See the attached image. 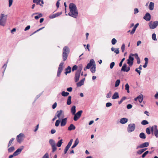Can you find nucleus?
<instances>
[{
    "mask_svg": "<svg viewBox=\"0 0 158 158\" xmlns=\"http://www.w3.org/2000/svg\"><path fill=\"white\" fill-rule=\"evenodd\" d=\"M70 12L68 15L71 17L76 18L78 15V10L75 4L73 3L69 4Z\"/></svg>",
    "mask_w": 158,
    "mask_h": 158,
    "instance_id": "obj_1",
    "label": "nucleus"
},
{
    "mask_svg": "<svg viewBox=\"0 0 158 158\" xmlns=\"http://www.w3.org/2000/svg\"><path fill=\"white\" fill-rule=\"evenodd\" d=\"M69 52L70 50L68 47L65 46L64 47L63 49L62 57L64 61L66 60Z\"/></svg>",
    "mask_w": 158,
    "mask_h": 158,
    "instance_id": "obj_2",
    "label": "nucleus"
},
{
    "mask_svg": "<svg viewBox=\"0 0 158 158\" xmlns=\"http://www.w3.org/2000/svg\"><path fill=\"white\" fill-rule=\"evenodd\" d=\"M7 15L4 14H2L0 16V25L1 26H4L6 22Z\"/></svg>",
    "mask_w": 158,
    "mask_h": 158,
    "instance_id": "obj_3",
    "label": "nucleus"
},
{
    "mask_svg": "<svg viewBox=\"0 0 158 158\" xmlns=\"http://www.w3.org/2000/svg\"><path fill=\"white\" fill-rule=\"evenodd\" d=\"M49 143L52 147V152H54L57 149V148L56 146V143L54 140L52 139H51L49 140Z\"/></svg>",
    "mask_w": 158,
    "mask_h": 158,
    "instance_id": "obj_4",
    "label": "nucleus"
},
{
    "mask_svg": "<svg viewBox=\"0 0 158 158\" xmlns=\"http://www.w3.org/2000/svg\"><path fill=\"white\" fill-rule=\"evenodd\" d=\"M148 25L150 29H155L156 28L158 25V21H156L153 22H152V21H151L149 23Z\"/></svg>",
    "mask_w": 158,
    "mask_h": 158,
    "instance_id": "obj_5",
    "label": "nucleus"
},
{
    "mask_svg": "<svg viewBox=\"0 0 158 158\" xmlns=\"http://www.w3.org/2000/svg\"><path fill=\"white\" fill-rule=\"evenodd\" d=\"M24 148V146H22L20 147L12 155H10V158H12L13 156H17L21 152L22 150Z\"/></svg>",
    "mask_w": 158,
    "mask_h": 158,
    "instance_id": "obj_6",
    "label": "nucleus"
},
{
    "mask_svg": "<svg viewBox=\"0 0 158 158\" xmlns=\"http://www.w3.org/2000/svg\"><path fill=\"white\" fill-rule=\"evenodd\" d=\"M135 128V125L134 123H130L128 125L127 128L128 132L130 133L134 131Z\"/></svg>",
    "mask_w": 158,
    "mask_h": 158,
    "instance_id": "obj_7",
    "label": "nucleus"
},
{
    "mask_svg": "<svg viewBox=\"0 0 158 158\" xmlns=\"http://www.w3.org/2000/svg\"><path fill=\"white\" fill-rule=\"evenodd\" d=\"M83 112L82 110H80L78 111L76 114L75 113L74 117L73 120L74 121H77L80 117L81 114Z\"/></svg>",
    "mask_w": 158,
    "mask_h": 158,
    "instance_id": "obj_8",
    "label": "nucleus"
},
{
    "mask_svg": "<svg viewBox=\"0 0 158 158\" xmlns=\"http://www.w3.org/2000/svg\"><path fill=\"white\" fill-rule=\"evenodd\" d=\"M64 64V62H61L59 65L57 74V76L58 77H60L61 73L63 70V67Z\"/></svg>",
    "mask_w": 158,
    "mask_h": 158,
    "instance_id": "obj_9",
    "label": "nucleus"
},
{
    "mask_svg": "<svg viewBox=\"0 0 158 158\" xmlns=\"http://www.w3.org/2000/svg\"><path fill=\"white\" fill-rule=\"evenodd\" d=\"M24 135L22 133H21L18 135L17 136L16 139L18 143H20L23 140V137Z\"/></svg>",
    "mask_w": 158,
    "mask_h": 158,
    "instance_id": "obj_10",
    "label": "nucleus"
},
{
    "mask_svg": "<svg viewBox=\"0 0 158 158\" xmlns=\"http://www.w3.org/2000/svg\"><path fill=\"white\" fill-rule=\"evenodd\" d=\"M134 60V57L130 55L128 59L127 60V63L128 64L129 66H131L133 64Z\"/></svg>",
    "mask_w": 158,
    "mask_h": 158,
    "instance_id": "obj_11",
    "label": "nucleus"
},
{
    "mask_svg": "<svg viewBox=\"0 0 158 158\" xmlns=\"http://www.w3.org/2000/svg\"><path fill=\"white\" fill-rule=\"evenodd\" d=\"M127 66L126 64H124L121 68V71L127 72H128L130 70V67H128L127 68Z\"/></svg>",
    "mask_w": 158,
    "mask_h": 158,
    "instance_id": "obj_12",
    "label": "nucleus"
},
{
    "mask_svg": "<svg viewBox=\"0 0 158 158\" xmlns=\"http://www.w3.org/2000/svg\"><path fill=\"white\" fill-rule=\"evenodd\" d=\"M143 19L146 21H149L151 19V16L150 14L148 12L146 13L145 15L143 17Z\"/></svg>",
    "mask_w": 158,
    "mask_h": 158,
    "instance_id": "obj_13",
    "label": "nucleus"
},
{
    "mask_svg": "<svg viewBox=\"0 0 158 158\" xmlns=\"http://www.w3.org/2000/svg\"><path fill=\"white\" fill-rule=\"evenodd\" d=\"M81 73L76 71L74 77L75 81L76 82L78 81L80 77Z\"/></svg>",
    "mask_w": 158,
    "mask_h": 158,
    "instance_id": "obj_14",
    "label": "nucleus"
},
{
    "mask_svg": "<svg viewBox=\"0 0 158 158\" xmlns=\"http://www.w3.org/2000/svg\"><path fill=\"white\" fill-rule=\"evenodd\" d=\"M56 113L57 114L56 115V116H57V117L59 118H60V117L61 115H63L62 117L63 118L64 117V111L63 110H58L57 112Z\"/></svg>",
    "mask_w": 158,
    "mask_h": 158,
    "instance_id": "obj_15",
    "label": "nucleus"
},
{
    "mask_svg": "<svg viewBox=\"0 0 158 158\" xmlns=\"http://www.w3.org/2000/svg\"><path fill=\"white\" fill-rule=\"evenodd\" d=\"M62 14V12H58L56 13H55L54 14H53L52 15H50L49 16V18L51 19H53L55 17H57L60 15H61Z\"/></svg>",
    "mask_w": 158,
    "mask_h": 158,
    "instance_id": "obj_16",
    "label": "nucleus"
},
{
    "mask_svg": "<svg viewBox=\"0 0 158 158\" xmlns=\"http://www.w3.org/2000/svg\"><path fill=\"white\" fill-rule=\"evenodd\" d=\"M67 122V118H65L62 119L61 121L60 126L63 127L65 125Z\"/></svg>",
    "mask_w": 158,
    "mask_h": 158,
    "instance_id": "obj_17",
    "label": "nucleus"
},
{
    "mask_svg": "<svg viewBox=\"0 0 158 158\" xmlns=\"http://www.w3.org/2000/svg\"><path fill=\"white\" fill-rule=\"evenodd\" d=\"M85 78H84L81 80L79 82L77 83V87H80L81 85H83L84 82L85 80Z\"/></svg>",
    "mask_w": 158,
    "mask_h": 158,
    "instance_id": "obj_18",
    "label": "nucleus"
},
{
    "mask_svg": "<svg viewBox=\"0 0 158 158\" xmlns=\"http://www.w3.org/2000/svg\"><path fill=\"white\" fill-rule=\"evenodd\" d=\"M65 72L64 73L66 75H67V74L70 73L71 71V68L69 66L67 68L65 69Z\"/></svg>",
    "mask_w": 158,
    "mask_h": 158,
    "instance_id": "obj_19",
    "label": "nucleus"
},
{
    "mask_svg": "<svg viewBox=\"0 0 158 158\" xmlns=\"http://www.w3.org/2000/svg\"><path fill=\"white\" fill-rule=\"evenodd\" d=\"M128 121L127 118H123L121 119L120 123L122 124H124L127 123Z\"/></svg>",
    "mask_w": 158,
    "mask_h": 158,
    "instance_id": "obj_20",
    "label": "nucleus"
},
{
    "mask_svg": "<svg viewBox=\"0 0 158 158\" xmlns=\"http://www.w3.org/2000/svg\"><path fill=\"white\" fill-rule=\"evenodd\" d=\"M154 3H153L152 2H150V3H149V5L148 6L149 9L151 10H152L154 9Z\"/></svg>",
    "mask_w": 158,
    "mask_h": 158,
    "instance_id": "obj_21",
    "label": "nucleus"
},
{
    "mask_svg": "<svg viewBox=\"0 0 158 158\" xmlns=\"http://www.w3.org/2000/svg\"><path fill=\"white\" fill-rule=\"evenodd\" d=\"M119 97L118 93L117 92H115L112 97V98L113 99H115L118 98Z\"/></svg>",
    "mask_w": 158,
    "mask_h": 158,
    "instance_id": "obj_22",
    "label": "nucleus"
},
{
    "mask_svg": "<svg viewBox=\"0 0 158 158\" xmlns=\"http://www.w3.org/2000/svg\"><path fill=\"white\" fill-rule=\"evenodd\" d=\"M79 143V140L77 138L74 142V143L71 147V148L73 149L75 148Z\"/></svg>",
    "mask_w": 158,
    "mask_h": 158,
    "instance_id": "obj_23",
    "label": "nucleus"
},
{
    "mask_svg": "<svg viewBox=\"0 0 158 158\" xmlns=\"http://www.w3.org/2000/svg\"><path fill=\"white\" fill-rule=\"evenodd\" d=\"M76 129L75 126L73 124H71L68 127V130L72 131Z\"/></svg>",
    "mask_w": 158,
    "mask_h": 158,
    "instance_id": "obj_24",
    "label": "nucleus"
},
{
    "mask_svg": "<svg viewBox=\"0 0 158 158\" xmlns=\"http://www.w3.org/2000/svg\"><path fill=\"white\" fill-rule=\"evenodd\" d=\"M76 106H72L71 109V112L73 115L75 114L76 112Z\"/></svg>",
    "mask_w": 158,
    "mask_h": 158,
    "instance_id": "obj_25",
    "label": "nucleus"
},
{
    "mask_svg": "<svg viewBox=\"0 0 158 158\" xmlns=\"http://www.w3.org/2000/svg\"><path fill=\"white\" fill-rule=\"evenodd\" d=\"M143 95L142 94H140L138 96V100L139 103H141L143 100Z\"/></svg>",
    "mask_w": 158,
    "mask_h": 158,
    "instance_id": "obj_26",
    "label": "nucleus"
},
{
    "mask_svg": "<svg viewBox=\"0 0 158 158\" xmlns=\"http://www.w3.org/2000/svg\"><path fill=\"white\" fill-rule=\"evenodd\" d=\"M41 0H33V2L34 3H36V5H40L41 6H43V5H42L40 3Z\"/></svg>",
    "mask_w": 158,
    "mask_h": 158,
    "instance_id": "obj_27",
    "label": "nucleus"
},
{
    "mask_svg": "<svg viewBox=\"0 0 158 158\" xmlns=\"http://www.w3.org/2000/svg\"><path fill=\"white\" fill-rule=\"evenodd\" d=\"M71 96H69L68 97L67 101V104L68 105H70L71 103Z\"/></svg>",
    "mask_w": 158,
    "mask_h": 158,
    "instance_id": "obj_28",
    "label": "nucleus"
},
{
    "mask_svg": "<svg viewBox=\"0 0 158 158\" xmlns=\"http://www.w3.org/2000/svg\"><path fill=\"white\" fill-rule=\"evenodd\" d=\"M142 148L147 147L149 145V143L148 142H146L141 144Z\"/></svg>",
    "mask_w": 158,
    "mask_h": 158,
    "instance_id": "obj_29",
    "label": "nucleus"
},
{
    "mask_svg": "<svg viewBox=\"0 0 158 158\" xmlns=\"http://www.w3.org/2000/svg\"><path fill=\"white\" fill-rule=\"evenodd\" d=\"M82 65L81 64H79L78 65V69L76 72L81 73V71L82 69Z\"/></svg>",
    "mask_w": 158,
    "mask_h": 158,
    "instance_id": "obj_30",
    "label": "nucleus"
},
{
    "mask_svg": "<svg viewBox=\"0 0 158 158\" xmlns=\"http://www.w3.org/2000/svg\"><path fill=\"white\" fill-rule=\"evenodd\" d=\"M62 139H61L59 140L56 143V146L58 147H60L61 146L62 142Z\"/></svg>",
    "mask_w": 158,
    "mask_h": 158,
    "instance_id": "obj_31",
    "label": "nucleus"
},
{
    "mask_svg": "<svg viewBox=\"0 0 158 158\" xmlns=\"http://www.w3.org/2000/svg\"><path fill=\"white\" fill-rule=\"evenodd\" d=\"M140 138L142 139H145L146 138L145 134L143 132L141 133L139 135Z\"/></svg>",
    "mask_w": 158,
    "mask_h": 158,
    "instance_id": "obj_32",
    "label": "nucleus"
},
{
    "mask_svg": "<svg viewBox=\"0 0 158 158\" xmlns=\"http://www.w3.org/2000/svg\"><path fill=\"white\" fill-rule=\"evenodd\" d=\"M61 94L63 96L66 97L69 94V93L68 92L63 91L61 92Z\"/></svg>",
    "mask_w": 158,
    "mask_h": 158,
    "instance_id": "obj_33",
    "label": "nucleus"
},
{
    "mask_svg": "<svg viewBox=\"0 0 158 158\" xmlns=\"http://www.w3.org/2000/svg\"><path fill=\"white\" fill-rule=\"evenodd\" d=\"M125 89L127 91L128 93H129V86L128 83H126L125 86Z\"/></svg>",
    "mask_w": 158,
    "mask_h": 158,
    "instance_id": "obj_34",
    "label": "nucleus"
},
{
    "mask_svg": "<svg viewBox=\"0 0 158 158\" xmlns=\"http://www.w3.org/2000/svg\"><path fill=\"white\" fill-rule=\"evenodd\" d=\"M149 151H147L145 152L141 156L139 157V158H141V157L142 158H144L145 156L148 153Z\"/></svg>",
    "mask_w": 158,
    "mask_h": 158,
    "instance_id": "obj_35",
    "label": "nucleus"
},
{
    "mask_svg": "<svg viewBox=\"0 0 158 158\" xmlns=\"http://www.w3.org/2000/svg\"><path fill=\"white\" fill-rule=\"evenodd\" d=\"M120 79L117 80L115 82V87H117L120 84Z\"/></svg>",
    "mask_w": 158,
    "mask_h": 158,
    "instance_id": "obj_36",
    "label": "nucleus"
},
{
    "mask_svg": "<svg viewBox=\"0 0 158 158\" xmlns=\"http://www.w3.org/2000/svg\"><path fill=\"white\" fill-rule=\"evenodd\" d=\"M42 16L43 15L41 13H39L38 15L35 16V18L36 19H38L39 18L42 17Z\"/></svg>",
    "mask_w": 158,
    "mask_h": 158,
    "instance_id": "obj_37",
    "label": "nucleus"
},
{
    "mask_svg": "<svg viewBox=\"0 0 158 158\" xmlns=\"http://www.w3.org/2000/svg\"><path fill=\"white\" fill-rule=\"evenodd\" d=\"M7 66V64H5L2 68V70L3 73H4Z\"/></svg>",
    "mask_w": 158,
    "mask_h": 158,
    "instance_id": "obj_38",
    "label": "nucleus"
},
{
    "mask_svg": "<svg viewBox=\"0 0 158 158\" xmlns=\"http://www.w3.org/2000/svg\"><path fill=\"white\" fill-rule=\"evenodd\" d=\"M152 37L153 40L154 41L157 40V39L156 38V35L155 33L152 34Z\"/></svg>",
    "mask_w": 158,
    "mask_h": 158,
    "instance_id": "obj_39",
    "label": "nucleus"
},
{
    "mask_svg": "<svg viewBox=\"0 0 158 158\" xmlns=\"http://www.w3.org/2000/svg\"><path fill=\"white\" fill-rule=\"evenodd\" d=\"M130 55L132 56L133 57V56H135V58L137 59L139 57V56H138V54L136 53H135V54H132V53H131L130 54Z\"/></svg>",
    "mask_w": 158,
    "mask_h": 158,
    "instance_id": "obj_40",
    "label": "nucleus"
},
{
    "mask_svg": "<svg viewBox=\"0 0 158 158\" xmlns=\"http://www.w3.org/2000/svg\"><path fill=\"white\" fill-rule=\"evenodd\" d=\"M141 123L142 125H145L148 124V122L147 120H143L142 121Z\"/></svg>",
    "mask_w": 158,
    "mask_h": 158,
    "instance_id": "obj_41",
    "label": "nucleus"
},
{
    "mask_svg": "<svg viewBox=\"0 0 158 158\" xmlns=\"http://www.w3.org/2000/svg\"><path fill=\"white\" fill-rule=\"evenodd\" d=\"M60 122V120L58 119L56 120L55 123V126L56 127H58L59 125Z\"/></svg>",
    "mask_w": 158,
    "mask_h": 158,
    "instance_id": "obj_42",
    "label": "nucleus"
},
{
    "mask_svg": "<svg viewBox=\"0 0 158 158\" xmlns=\"http://www.w3.org/2000/svg\"><path fill=\"white\" fill-rule=\"evenodd\" d=\"M117 41L115 38H113L111 40V43L113 45H114L117 42Z\"/></svg>",
    "mask_w": 158,
    "mask_h": 158,
    "instance_id": "obj_43",
    "label": "nucleus"
},
{
    "mask_svg": "<svg viewBox=\"0 0 158 158\" xmlns=\"http://www.w3.org/2000/svg\"><path fill=\"white\" fill-rule=\"evenodd\" d=\"M42 158H49V156L48 153L47 152L45 153Z\"/></svg>",
    "mask_w": 158,
    "mask_h": 158,
    "instance_id": "obj_44",
    "label": "nucleus"
},
{
    "mask_svg": "<svg viewBox=\"0 0 158 158\" xmlns=\"http://www.w3.org/2000/svg\"><path fill=\"white\" fill-rule=\"evenodd\" d=\"M146 131L147 134L148 135H149L151 133L150 129L149 127L146 128Z\"/></svg>",
    "mask_w": 158,
    "mask_h": 158,
    "instance_id": "obj_45",
    "label": "nucleus"
},
{
    "mask_svg": "<svg viewBox=\"0 0 158 158\" xmlns=\"http://www.w3.org/2000/svg\"><path fill=\"white\" fill-rule=\"evenodd\" d=\"M111 94L112 93L111 91H109V92L106 94V98H110L111 97Z\"/></svg>",
    "mask_w": 158,
    "mask_h": 158,
    "instance_id": "obj_46",
    "label": "nucleus"
},
{
    "mask_svg": "<svg viewBox=\"0 0 158 158\" xmlns=\"http://www.w3.org/2000/svg\"><path fill=\"white\" fill-rule=\"evenodd\" d=\"M77 66L76 65H74L72 68V71H74L75 70H77Z\"/></svg>",
    "mask_w": 158,
    "mask_h": 158,
    "instance_id": "obj_47",
    "label": "nucleus"
},
{
    "mask_svg": "<svg viewBox=\"0 0 158 158\" xmlns=\"http://www.w3.org/2000/svg\"><path fill=\"white\" fill-rule=\"evenodd\" d=\"M125 60V58H123L122 59L121 61L120 62V63H119V66L120 67H121L122 66V65L123 64V61L124 60Z\"/></svg>",
    "mask_w": 158,
    "mask_h": 158,
    "instance_id": "obj_48",
    "label": "nucleus"
},
{
    "mask_svg": "<svg viewBox=\"0 0 158 158\" xmlns=\"http://www.w3.org/2000/svg\"><path fill=\"white\" fill-rule=\"evenodd\" d=\"M89 64H91L92 65H93L95 63L94 60L93 59H91L89 61Z\"/></svg>",
    "mask_w": 158,
    "mask_h": 158,
    "instance_id": "obj_49",
    "label": "nucleus"
},
{
    "mask_svg": "<svg viewBox=\"0 0 158 158\" xmlns=\"http://www.w3.org/2000/svg\"><path fill=\"white\" fill-rule=\"evenodd\" d=\"M125 48V45L124 44H123L122 45L121 49L122 50V52H124Z\"/></svg>",
    "mask_w": 158,
    "mask_h": 158,
    "instance_id": "obj_50",
    "label": "nucleus"
},
{
    "mask_svg": "<svg viewBox=\"0 0 158 158\" xmlns=\"http://www.w3.org/2000/svg\"><path fill=\"white\" fill-rule=\"evenodd\" d=\"M143 152V151H142V150L141 149L138 150L137 152V154L138 155H140L141 154H142Z\"/></svg>",
    "mask_w": 158,
    "mask_h": 158,
    "instance_id": "obj_51",
    "label": "nucleus"
},
{
    "mask_svg": "<svg viewBox=\"0 0 158 158\" xmlns=\"http://www.w3.org/2000/svg\"><path fill=\"white\" fill-rule=\"evenodd\" d=\"M115 63L114 62H112L110 65V68L111 69H112L114 66Z\"/></svg>",
    "mask_w": 158,
    "mask_h": 158,
    "instance_id": "obj_52",
    "label": "nucleus"
},
{
    "mask_svg": "<svg viewBox=\"0 0 158 158\" xmlns=\"http://www.w3.org/2000/svg\"><path fill=\"white\" fill-rule=\"evenodd\" d=\"M136 29L133 27L131 31L130 32V34L133 35L135 32Z\"/></svg>",
    "mask_w": 158,
    "mask_h": 158,
    "instance_id": "obj_53",
    "label": "nucleus"
},
{
    "mask_svg": "<svg viewBox=\"0 0 158 158\" xmlns=\"http://www.w3.org/2000/svg\"><path fill=\"white\" fill-rule=\"evenodd\" d=\"M112 104L111 102H107L106 104V106L107 107L111 106Z\"/></svg>",
    "mask_w": 158,
    "mask_h": 158,
    "instance_id": "obj_54",
    "label": "nucleus"
},
{
    "mask_svg": "<svg viewBox=\"0 0 158 158\" xmlns=\"http://www.w3.org/2000/svg\"><path fill=\"white\" fill-rule=\"evenodd\" d=\"M60 0H58L56 3V6L57 8H58L60 6Z\"/></svg>",
    "mask_w": 158,
    "mask_h": 158,
    "instance_id": "obj_55",
    "label": "nucleus"
},
{
    "mask_svg": "<svg viewBox=\"0 0 158 158\" xmlns=\"http://www.w3.org/2000/svg\"><path fill=\"white\" fill-rule=\"evenodd\" d=\"M132 106L131 104H129L127 106V108L128 109H130L132 108Z\"/></svg>",
    "mask_w": 158,
    "mask_h": 158,
    "instance_id": "obj_56",
    "label": "nucleus"
},
{
    "mask_svg": "<svg viewBox=\"0 0 158 158\" xmlns=\"http://www.w3.org/2000/svg\"><path fill=\"white\" fill-rule=\"evenodd\" d=\"M154 134L156 138H158V130L156 131H154Z\"/></svg>",
    "mask_w": 158,
    "mask_h": 158,
    "instance_id": "obj_57",
    "label": "nucleus"
},
{
    "mask_svg": "<svg viewBox=\"0 0 158 158\" xmlns=\"http://www.w3.org/2000/svg\"><path fill=\"white\" fill-rule=\"evenodd\" d=\"M57 103L56 102H55L52 106V108L53 109H55L57 106Z\"/></svg>",
    "mask_w": 158,
    "mask_h": 158,
    "instance_id": "obj_58",
    "label": "nucleus"
},
{
    "mask_svg": "<svg viewBox=\"0 0 158 158\" xmlns=\"http://www.w3.org/2000/svg\"><path fill=\"white\" fill-rule=\"evenodd\" d=\"M92 65L91 64H89V63H88L86 66V68H87L88 69H89L92 66Z\"/></svg>",
    "mask_w": 158,
    "mask_h": 158,
    "instance_id": "obj_59",
    "label": "nucleus"
},
{
    "mask_svg": "<svg viewBox=\"0 0 158 158\" xmlns=\"http://www.w3.org/2000/svg\"><path fill=\"white\" fill-rule=\"evenodd\" d=\"M114 52L116 54H119V48H116L115 50H114Z\"/></svg>",
    "mask_w": 158,
    "mask_h": 158,
    "instance_id": "obj_60",
    "label": "nucleus"
},
{
    "mask_svg": "<svg viewBox=\"0 0 158 158\" xmlns=\"http://www.w3.org/2000/svg\"><path fill=\"white\" fill-rule=\"evenodd\" d=\"M134 14H135L139 12V10L137 8H135L134 9Z\"/></svg>",
    "mask_w": 158,
    "mask_h": 158,
    "instance_id": "obj_61",
    "label": "nucleus"
},
{
    "mask_svg": "<svg viewBox=\"0 0 158 158\" xmlns=\"http://www.w3.org/2000/svg\"><path fill=\"white\" fill-rule=\"evenodd\" d=\"M73 89V88L72 87H69L67 89V91L69 92H71Z\"/></svg>",
    "mask_w": 158,
    "mask_h": 158,
    "instance_id": "obj_62",
    "label": "nucleus"
},
{
    "mask_svg": "<svg viewBox=\"0 0 158 158\" xmlns=\"http://www.w3.org/2000/svg\"><path fill=\"white\" fill-rule=\"evenodd\" d=\"M30 28V25H28L25 28L24 31H26L29 29Z\"/></svg>",
    "mask_w": 158,
    "mask_h": 158,
    "instance_id": "obj_63",
    "label": "nucleus"
},
{
    "mask_svg": "<svg viewBox=\"0 0 158 158\" xmlns=\"http://www.w3.org/2000/svg\"><path fill=\"white\" fill-rule=\"evenodd\" d=\"M90 70L92 73H94L96 71V69L91 68Z\"/></svg>",
    "mask_w": 158,
    "mask_h": 158,
    "instance_id": "obj_64",
    "label": "nucleus"
}]
</instances>
